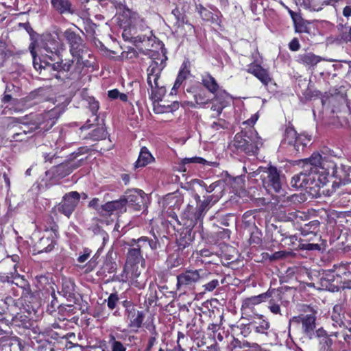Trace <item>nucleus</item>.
Wrapping results in <instances>:
<instances>
[{"instance_id":"1","label":"nucleus","mask_w":351,"mask_h":351,"mask_svg":"<svg viewBox=\"0 0 351 351\" xmlns=\"http://www.w3.org/2000/svg\"><path fill=\"white\" fill-rule=\"evenodd\" d=\"M30 52L33 57L34 66L36 70L44 69L45 71H68L70 69L71 63L56 62L51 64L42 61L41 59L37 56L40 54L43 57L47 56L51 60H56V57H58V53L60 49V44L58 40L55 38H52L51 36H47L45 40H41L40 47H38V50L36 49L34 44H32L29 47Z\"/></svg>"},{"instance_id":"2","label":"nucleus","mask_w":351,"mask_h":351,"mask_svg":"<svg viewBox=\"0 0 351 351\" xmlns=\"http://www.w3.org/2000/svg\"><path fill=\"white\" fill-rule=\"evenodd\" d=\"M129 245L133 247L128 250L123 273L125 274L126 279H134L141 274L138 265L141 264L142 267L145 266V260L141 254V251L152 247L145 237H142L137 240L132 239Z\"/></svg>"},{"instance_id":"3","label":"nucleus","mask_w":351,"mask_h":351,"mask_svg":"<svg viewBox=\"0 0 351 351\" xmlns=\"http://www.w3.org/2000/svg\"><path fill=\"white\" fill-rule=\"evenodd\" d=\"M262 145L261 138L254 130L237 134L232 143V146L237 152H245L250 155L255 154Z\"/></svg>"},{"instance_id":"4","label":"nucleus","mask_w":351,"mask_h":351,"mask_svg":"<svg viewBox=\"0 0 351 351\" xmlns=\"http://www.w3.org/2000/svg\"><path fill=\"white\" fill-rule=\"evenodd\" d=\"M210 275L205 269L186 270L177 276V286L179 289L191 287L201 280L208 279Z\"/></svg>"},{"instance_id":"5","label":"nucleus","mask_w":351,"mask_h":351,"mask_svg":"<svg viewBox=\"0 0 351 351\" xmlns=\"http://www.w3.org/2000/svg\"><path fill=\"white\" fill-rule=\"evenodd\" d=\"M310 141V136L304 134H298L292 127L285 130L284 142L292 145L297 153L302 151Z\"/></svg>"},{"instance_id":"6","label":"nucleus","mask_w":351,"mask_h":351,"mask_svg":"<svg viewBox=\"0 0 351 351\" xmlns=\"http://www.w3.org/2000/svg\"><path fill=\"white\" fill-rule=\"evenodd\" d=\"M162 69L157 62L152 61L147 69V83L152 89V94L154 95L156 100L159 99L158 93L164 92L163 88L160 86L158 79L160 75Z\"/></svg>"},{"instance_id":"7","label":"nucleus","mask_w":351,"mask_h":351,"mask_svg":"<svg viewBox=\"0 0 351 351\" xmlns=\"http://www.w3.org/2000/svg\"><path fill=\"white\" fill-rule=\"evenodd\" d=\"M316 317L315 315H300L293 317L291 322L295 324H302V329L303 332L312 339L315 335L314 330L315 328Z\"/></svg>"},{"instance_id":"8","label":"nucleus","mask_w":351,"mask_h":351,"mask_svg":"<svg viewBox=\"0 0 351 351\" xmlns=\"http://www.w3.org/2000/svg\"><path fill=\"white\" fill-rule=\"evenodd\" d=\"M80 200V194L73 191L66 194L61 203L59 204L58 209L60 212L69 217L74 210Z\"/></svg>"},{"instance_id":"9","label":"nucleus","mask_w":351,"mask_h":351,"mask_svg":"<svg viewBox=\"0 0 351 351\" xmlns=\"http://www.w3.org/2000/svg\"><path fill=\"white\" fill-rule=\"evenodd\" d=\"M126 320L128 322V327L132 331L136 332L141 328L144 319L142 312L136 310L134 306L129 304L126 306Z\"/></svg>"},{"instance_id":"10","label":"nucleus","mask_w":351,"mask_h":351,"mask_svg":"<svg viewBox=\"0 0 351 351\" xmlns=\"http://www.w3.org/2000/svg\"><path fill=\"white\" fill-rule=\"evenodd\" d=\"M330 174L325 171L324 173L319 171V168L316 171L309 172L311 178V189H317V193L319 195L325 194L326 190L324 187L328 182V176Z\"/></svg>"},{"instance_id":"11","label":"nucleus","mask_w":351,"mask_h":351,"mask_svg":"<svg viewBox=\"0 0 351 351\" xmlns=\"http://www.w3.org/2000/svg\"><path fill=\"white\" fill-rule=\"evenodd\" d=\"M266 173L267 178H264V184L270 188L269 190L272 189L275 192L279 193L281 189V182L277 169L270 167Z\"/></svg>"},{"instance_id":"12","label":"nucleus","mask_w":351,"mask_h":351,"mask_svg":"<svg viewBox=\"0 0 351 351\" xmlns=\"http://www.w3.org/2000/svg\"><path fill=\"white\" fill-rule=\"evenodd\" d=\"M145 193L143 191L134 189L127 193L125 201V204L128 203L134 206V208L139 210L141 207L145 204Z\"/></svg>"},{"instance_id":"13","label":"nucleus","mask_w":351,"mask_h":351,"mask_svg":"<svg viewBox=\"0 0 351 351\" xmlns=\"http://www.w3.org/2000/svg\"><path fill=\"white\" fill-rule=\"evenodd\" d=\"M125 210V201L123 199L111 201L101 206L99 213L103 215H111L114 212L120 213Z\"/></svg>"},{"instance_id":"14","label":"nucleus","mask_w":351,"mask_h":351,"mask_svg":"<svg viewBox=\"0 0 351 351\" xmlns=\"http://www.w3.org/2000/svg\"><path fill=\"white\" fill-rule=\"evenodd\" d=\"M229 94L226 91H219L217 93L211 100L214 102L211 107V110L216 112L215 116H219L223 108L228 105Z\"/></svg>"},{"instance_id":"15","label":"nucleus","mask_w":351,"mask_h":351,"mask_svg":"<svg viewBox=\"0 0 351 351\" xmlns=\"http://www.w3.org/2000/svg\"><path fill=\"white\" fill-rule=\"evenodd\" d=\"M51 235L43 236L35 244L34 249L33 250L34 254H40L43 252H50L55 245V241L53 239L52 234Z\"/></svg>"},{"instance_id":"16","label":"nucleus","mask_w":351,"mask_h":351,"mask_svg":"<svg viewBox=\"0 0 351 351\" xmlns=\"http://www.w3.org/2000/svg\"><path fill=\"white\" fill-rule=\"evenodd\" d=\"M247 71L249 73L254 75L265 86H267L271 81V78L267 70L263 69L258 64H250Z\"/></svg>"},{"instance_id":"17","label":"nucleus","mask_w":351,"mask_h":351,"mask_svg":"<svg viewBox=\"0 0 351 351\" xmlns=\"http://www.w3.org/2000/svg\"><path fill=\"white\" fill-rule=\"evenodd\" d=\"M64 34L70 44V51L72 56L74 57L80 56V47L82 45L81 38L70 30L65 31Z\"/></svg>"},{"instance_id":"18","label":"nucleus","mask_w":351,"mask_h":351,"mask_svg":"<svg viewBox=\"0 0 351 351\" xmlns=\"http://www.w3.org/2000/svg\"><path fill=\"white\" fill-rule=\"evenodd\" d=\"M83 158H80L77 160H71L62 163L56 167V172L59 177L63 178L80 167L83 163Z\"/></svg>"},{"instance_id":"19","label":"nucleus","mask_w":351,"mask_h":351,"mask_svg":"<svg viewBox=\"0 0 351 351\" xmlns=\"http://www.w3.org/2000/svg\"><path fill=\"white\" fill-rule=\"evenodd\" d=\"M291 186L296 189L309 188L311 189V178L309 172H301L293 176L291 181Z\"/></svg>"},{"instance_id":"20","label":"nucleus","mask_w":351,"mask_h":351,"mask_svg":"<svg viewBox=\"0 0 351 351\" xmlns=\"http://www.w3.org/2000/svg\"><path fill=\"white\" fill-rule=\"evenodd\" d=\"M325 59L311 52H306L299 55L298 62L308 69H313L319 62Z\"/></svg>"},{"instance_id":"21","label":"nucleus","mask_w":351,"mask_h":351,"mask_svg":"<svg viewBox=\"0 0 351 351\" xmlns=\"http://www.w3.org/2000/svg\"><path fill=\"white\" fill-rule=\"evenodd\" d=\"M202 82L204 86L215 95L219 91H223L219 88L216 80L209 73H204L202 76Z\"/></svg>"},{"instance_id":"22","label":"nucleus","mask_w":351,"mask_h":351,"mask_svg":"<svg viewBox=\"0 0 351 351\" xmlns=\"http://www.w3.org/2000/svg\"><path fill=\"white\" fill-rule=\"evenodd\" d=\"M322 156L317 153L312 154L310 158L305 160L304 171L306 172H314L322 165Z\"/></svg>"},{"instance_id":"23","label":"nucleus","mask_w":351,"mask_h":351,"mask_svg":"<svg viewBox=\"0 0 351 351\" xmlns=\"http://www.w3.org/2000/svg\"><path fill=\"white\" fill-rule=\"evenodd\" d=\"M154 158L148 149L143 147L141 148L138 158L135 164V167H143L153 162Z\"/></svg>"},{"instance_id":"24","label":"nucleus","mask_w":351,"mask_h":351,"mask_svg":"<svg viewBox=\"0 0 351 351\" xmlns=\"http://www.w3.org/2000/svg\"><path fill=\"white\" fill-rule=\"evenodd\" d=\"M221 191H220L217 195H209L204 197V200L199 206L198 211L196 214L197 219H199L202 216L211 202L215 203L219 199V198L221 197Z\"/></svg>"},{"instance_id":"25","label":"nucleus","mask_w":351,"mask_h":351,"mask_svg":"<svg viewBox=\"0 0 351 351\" xmlns=\"http://www.w3.org/2000/svg\"><path fill=\"white\" fill-rule=\"evenodd\" d=\"M51 5L60 14L73 13L69 0H51Z\"/></svg>"},{"instance_id":"26","label":"nucleus","mask_w":351,"mask_h":351,"mask_svg":"<svg viewBox=\"0 0 351 351\" xmlns=\"http://www.w3.org/2000/svg\"><path fill=\"white\" fill-rule=\"evenodd\" d=\"M319 171L324 173L325 171L327 173L332 176L336 174V164L331 161L325 160H322V165L319 167Z\"/></svg>"},{"instance_id":"27","label":"nucleus","mask_w":351,"mask_h":351,"mask_svg":"<svg viewBox=\"0 0 351 351\" xmlns=\"http://www.w3.org/2000/svg\"><path fill=\"white\" fill-rule=\"evenodd\" d=\"M199 12L203 20L212 21L213 23H218L219 18L218 14L215 15L213 12L203 7L199 8Z\"/></svg>"},{"instance_id":"28","label":"nucleus","mask_w":351,"mask_h":351,"mask_svg":"<svg viewBox=\"0 0 351 351\" xmlns=\"http://www.w3.org/2000/svg\"><path fill=\"white\" fill-rule=\"evenodd\" d=\"M189 163H198V164H202V165H206L208 166H214L216 165V162H209L205 160L204 158L202 157H191V158H184L182 160V164L186 165Z\"/></svg>"},{"instance_id":"29","label":"nucleus","mask_w":351,"mask_h":351,"mask_svg":"<svg viewBox=\"0 0 351 351\" xmlns=\"http://www.w3.org/2000/svg\"><path fill=\"white\" fill-rule=\"evenodd\" d=\"M268 297L269 295L267 294V293H262L256 296H252L251 298H247L245 300L244 305L248 307L250 306L258 304Z\"/></svg>"},{"instance_id":"30","label":"nucleus","mask_w":351,"mask_h":351,"mask_svg":"<svg viewBox=\"0 0 351 351\" xmlns=\"http://www.w3.org/2000/svg\"><path fill=\"white\" fill-rule=\"evenodd\" d=\"M62 111L59 108H54L45 114V119L49 121L51 125H53L56 120L60 117Z\"/></svg>"},{"instance_id":"31","label":"nucleus","mask_w":351,"mask_h":351,"mask_svg":"<svg viewBox=\"0 0 351 351\" xmlns=\"http://www.w3.org/2000/svg\"><path fill=\"white\" fill-rule=\"evenodd\" d=\"M109 343L111 347V350L104 349L103 351H125L126 348L123 345V343L115 339L114 336H110Z\"/></svg>"},{"instance_id":"32","label":"nucleus","mask_w":351,"mask_h":351,"mask_svg":"<svg viewBox=\"0 0 351 351\" xmlns=\"http://www.w3.org/2000/svg\"><path fill=\"white\" fill-rule=\"evenodd\" d=\"M195 100L196 104L200 107H204L211 101L206 97L205 93H198L195 95Z\"/></svg>"},{"instance_id":"33","label":"nucleus","mask_w":351,"mask_h":351,"mask_svg":"<svg viewBox=\"0 0 351 351\" xmlns=\"http://www.w3.org/2000/svg\"><path fill=\"white\" fill-rule=\"evenodd\" d=\"M178 74L185 77L186 79L188 77L190 74V64L188 61L182 63Z\"/></svg>"},{"instance_id":"34","label":"nucleus","mask_w":351,"mask_h":351,"mask_svg":"<svg viewBox=\"0 0 351 351\" xmlns=\"http://www.w3.org/2000/svg\"><path fill=\"white\" fill-rule=\"evenodd\" d=\"M3 334H5V335L0 338V345L5 341H10L12 339L10 336V335L11 334V331L10 330L3 329L0 326V335H2Z\"/></svg>"},{"instance_id":"35","label":"nucleus","mask_w":351,"mask_h":351,"mask_svg":"<svg viewBox=\"0 0 351 351\" xmlns=\"http://www.w3.org/2000/svg\"><path fill=\"white\" fill-rule=\"evenodd\" d=\"M219 285L218 280L215 279L203 285V288L206 291H213Z\"/></svg>"},{"instance_id":"36","label":"nucleus","mask_w":351,"mask_h":351,"mask_svg":"<svg viewBox=\"0 0 351 351\" xmlns=\"http://www.w3.org/2000/svg\"><path fill=\"white\" fill-rule=\"evenodd\" d=\"M119 300V298L117 294L112 293L109 295L107 302L108 306L110 309H113L115 308L117 303Z\"/></svg>"},{"instance_id":"37","label":"nucleus","mask_w":351,"mask_h":351,"mask_svg":"<svg viewBox=\"0 0 351 351\" xmlns=\"http://www.w3.org/2000/svg\"><path fill=\"white\" fill-rule=\"evenodd\" d=\"M186 80L185 77H182V75H179L174 83V85L171 89V94H176L178 88L180 86L182 82Z\"/></svg>"},{"instance_id":"38","label":"nucleus","mask_w":351,"mask_h":351,"mask_svg":"<svg viewBox=\"0 0 351 351\" xmlns=\"http://www.w3.org/2000/svg\"><path fill=\"white\" fill-rule=\"evenodd\" d=\"M319 344L322 345V348L324 349L329 348L332 344V341L329 337L328 335L319 339Z\"/></svg>"},{"instance_id":"39","label":"nucleus","mask_w":351,"mask_h":351,"mask_svg":"<svg viewBox=\"0 0 351 351\" xmlns=\"http://www.w3.org/2000/svg\"><path fill=\"white\" fill-rule=\"evenodd\" d=\"M73 291V284L71 282H64L62 284V291L65 295H70Z\"/></svg>"},{"instance_id":"40","label":"nucleus","mask_w":351,"mask_h":351,"mask_svg":"<svg viewBox=\"0 0 351 351\" xmlns=\"http://www.w3.org/2000/svg\"><path fill=\"white\" fill-rule=\"evenodd\" d=\"M227 125H228V123H226V121L223 119H219L217 121H214L212 125H211V127L213 128V129H215V130H219L220 128H227Z\"/></svg>"},{"instance_id":"41","label":"nucleus","mask_w":351,"mask_h":351,"mask_svg":"<svg viewBox=\"0 0 351 351\" xmlns=\"http://www.w3.org/2000/svg\"><path fill=\"white\" fill-rule=\"evenodd\" d=\"M90 255V250H89L88 249H85L84 250L83 254L79 256V257L77 258V261L80 263H83L88 260Z\"/></svg>"},{"instance_id":"42","label":"nucleus","mask_w":351,"mask_h":351,"mask_svg":"<svg viewBox=\"0 0 351 351\" xmlns=\"http://www.w3.org/2000/svg\"><path fill=\"white\" fill-rule=\"evenodd\" d=\"M11 278L14 280L17 281L15 282L16 285H19V283H21V284L25 283V280H24L23 277L21 276L19 274H18V272L16 270L14 273L11 274Z\"/></svg>"},{"instance_id":"43","label":"nucleus","mask_w":351,"mask_h":351,"mask_svg":"<svg viewBox=\"0 0 351 351\" xmlns=\"http://www.w3.org/2000/svg\"><path fill=\"white\" fill-rule=\"evenodd\" d=\"M289 47L290 50H291L293 51H296L300 49V45L297 38H293L289 43Z\"/></svg>"},{"instance_id":"44","label":"nucleus","mask_w":351,"mask_h":351,"mask_svg":"<svg viewBox=\"0 0 351 351\" xmlns=\"http://www.w3.org/2000/svg\"><path fill=\"white\" fill-rule=\"evenodd\" d=\"M93 134L95 139L98 140L99 138H103L106 135L105 130L103 128H99L93 131Z\"/></svg>"},{"instance_id":"45","label":"nucleus","mask_w":351,"mask_h":351,"mask_svg":"<svg viewBox=\"0 0 351 351\" xmlns=\"http://www.w3.org/2000/svg\"><path fill=\"white\" fill-rule=\"evenodd\" d=\"M123 14L125 16H130V22L129 24H132L134 23V21L136 19V14L135 13H132L131 10H126L123 12Z\"/></svg>"},{"instance_id":"46","label":"nucleus","mask_w":351,"mask_h":351,"mask_svg":"<svg viewBox=\"0 0 351 351\" xmlns=\"http://www.w3.org/2000/svg\"><path fill=\"white\" fill-rule=\"evenodd\" d=\"M89 206L92 207L97 210L99 213V209H100L101 206H99V199L94 198L89 202Z\"/></svg>"},{"instance_id":"47","label":"nucleus","mask_w":351,"mask_h":351,"mask_svg":"<svg viewBox=\"0 0 351 351\" xmlns=\"http://www.w3.org/2000/svg\"><path fill=\"white\" fill-rule=\"evenodd\" d=\"M258 119V112L252 116V117L244 122L248 125H254Z\"/></svg>"},{"instance_id":"48","label":"nucleus","mask_w":351,"mask_h":351,"mask_svg":"<svg viewBox=\"0 0 351 351\" xmlns=\"http://www.w3.org/2000/svg\"><path fill=\"white\" fill-rule=\"evenodd\" d=\"M327 335H328L326 330H324L323 328H319L315 332V336L319 339V340L321 339L322 338L325 337Z\"/></svg>"},{"instance_id":"49","label":"nucleus","mask_w":351,"mask_h":351,"mask_svg":"<svg viewBox=\"0 0 351 351\" xmlns=\"http://www.w3.org/2000/svg\"><path fill=\"white\" fill-rule=\"evenodd\" d=\"M295 31L298 32H307V27L302 23L295 24Z\"/></svg>"},{"instance_id":"50","label":"nucleus","mask_w":351,"mask_h":351,"mask_svg":"<svg viewBox=\"0 0 351 351\" xmlns=\"http://www.w3.org/2000/svg\"><path fill=\"white\" fill-rule=\"evenodd\" d=\"M269 309H270L271 312H272L274 314H278L280 312V306L277 304H270Z\"/></svg>"},{"instance_id":"51","label":"nucleus","mask_w":351,"mask_h":351,"mask_svg":"<svg viewBox=\"0 0 351 351\" xmlns=\"http://www.w3.org/2000/svg\"><path fill=\"white\" fill-rule=\"evenodd\" d=\"M120 92L117 89H113L108 91V97L111 99H119Z\"/></svg>"},{"instance_id":"52","label":"nucleus","mask_w":351,"mask_h":351,"mask_svg":"<svg viewBox=\"0 0 351 351\" xmlns=\"http://www.w3.org/2000/svg\"><path fill=\"white\" fill-rule=\"evenodd\" d=\"M7 309H8L7 303L3 300H0V315L5 314Z\"/></svg>"},{"instance_id":"53","label":"nucleus","mask_w":351,"mask_h":351,"mask_svg":"<svg viewBox=\"0 0 351 351\" xmlns=\"http://www.w3.org/2000/svg\"><path fill=\"white\" fill-rule=\"evenodd\" d=\"M343 15L348 19L351 16V6L347 5L343 8Z\"/></svg>"},{"instance_id":"54","label":"nucleus","mask_w":351,"mask_h":351,"mask_svg":"<svg viewBox=\"0 0 351 351\" xmlns=\"http://www.w3.org/2000/svg\"><path fill=\"white\" fill-rule=\"evenodd\" d=\"M348 174L347 176L344 178L343 184L351 183V167H348Z\"/></svg>"},{"instance_id":"55","label":"nucleus","mask_w":351,"mask_h":351,"mask_svg":"<svg viewBox=\"0 0 351 351\" xmlns=\"http://www.w3.org/2000/svg\"><path fill=\"white\" fill-rule=\"evenodd\" d=\"M149 36L143 35V36H138L134 38V42L137 43H143L145 42L146 40H149Z\"/></svg>"},{"instance_id":"56","label":"nucleus","mask_w":351,"mask_h":351,"mask_svg":"<svg viewBox=\"0 0 351 351\" xmlns=\"http://www.w3.org/2000/svg\"><path fill=\"white\" fill-rule=\"evenodd\" d=\"M217 186H218V184L217 182L213 183L212 184H210V186L206 187V191L208 193H212L213 191H215V189H216V187H217Z\"/></svg>"},{"instance_id":"57","label":"nucleus","mask_w":351,"mask_h":351,"mask_svg":"<svg viewBox=\"0 0 351 351\" xmlns=\"http://www.w3.org/2000/svg\"><path fill=\"white\" fill-rule=\"evenodd\" d=\"M287 254V253L286 252H284V251L277 252L274 253V257L275 258H282V257L285 256Z\"/></svg>"},{"instance_id":"58","label":"nucleus","mask_w":351,"mask_h":351,"mask_svg":"<svg viewBox=\"0 0 351 351\" xmlns=\"http://www.w3.org/2000/svg\"><path fill=\"white\" fill-rule=\"evenodd\" d=\"M307 249L308 250H318L319 249V245L318 244H313V243L308 244Z\"/></svg>"},{"instance_id":"59","label":"nucleus","mask_w":351,"mask_h":351,"mask_svg":"<svg viewBox=\"0 0 351 351\" xmlns=\"http://www.w3.org/2000/svg\"><path fill=\"white\" fill-rule=\"evenodd\" d=\"M119 99L122 101H126L128 99V96L124 93H119Z\"/></svg>"},{"instance_id":"60","label":"nucleus","mask_w":351,"mask_h":351,"mask_svg":"<svg viewBox=\"0 0 351 351\" xmlns=\"http://www.w3.org/2000/svg\"><path fill=\"white\" fill-rule=\"evenodd\" d=\"M200 255L202 256H209L210 252L207 250H203L200 251Z\"/></svg>"},{"instance_id":"61","label":"nucleus","mask_w":351,"mask_h":351,"mask_svg":"<svg viewBox=\"0 0 351 351\" xmlns=\"http://www.w3.org/2000/svg\"><path fill=\"white\" fill-rule=\"evenodd\" d=\"M12 97L10 95H6L3 98V102L6 103L11 100Z\"/></svg>"},{"instance_id":"62","label":"nucleus","mask_w":351,"mask_h":351,"mask_svg":"<svg viewBox=\"0 0 351 351\" xmlns=\"http://www.w3.org/2000/svg\"><path fill=\"white\" fill-rule=\"evenodd\" d=\"M155 341L156 339L154 337L150 338L149 341V348H150L154 344Z\"/></svg>"},{"instance_id":"63","label":"nucleus","mask_w":351,"mask_h":351,"mask_svg":"<svg viewBox=\"0 0 351 351\" xmlns=\"http://www.w3.org/2000/svg\"><path fill=\"white\" fill-rule=\"evenodd\" d=\"M154 111L156 113H162V112H165V110H161L160 107H156V106L154 107Z\"/></svg>"},{"instance_id":"64","label":"nucleus","mask_w":351,"mask_h":351,"mask_svg":"<svg viewBox=\"0 0 351 351\" xmlns=\"http://www.w3.org/2000/svg\"><path fill=\"white\" fill-rule=\"evenodd\" d=\"M0 324H5L7 327H8V321L5 319H0Z\"/></svg>"}]
</instances>
